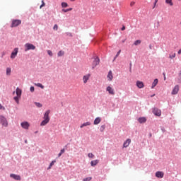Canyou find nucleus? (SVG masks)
I'll return each instance as SVG.
<instances>
[{"label": "nucleus", "instance_id": "nucleus-11", "mask_svg": "<svg viewBox=\"0 0 181 181\" xmlns=\"http://www.w3.org/2000/svg\"><path fill=\"white\" fill-rule=\"evenodd\" d=\"M90 76L91 75H90V74H87V75L83 76V81L84 84L87 83L88 80H90Z\"/></svg>", "mask_w": 181, "mask_h": 181}, {"label": "nucleus", "instance_id": "nucleus-35", "mask_svg": "<svg viewBox=\"0 0 181 181\" xmlns=\"http://www.w3.org/2000/svg\"><path fill=\"white\" fill-rule=\"evenodd\" d=\"M91 179H93V177H86V178H84V179L83 180V181H90Z\"/></svg>", "mask_w": 181, "mask_h": 181}, {"label": "nucleus", "instance_id": "nucleus-23", "mask_svg": "<svg viewBox=\"0 0 181 181\" xmlns=\"http://www.w3.org/2000/svg\"><path fill=\"white\" fill-rule=\"evenodd\" d=\"M165 4H168V5H170V6H173V2L172 0H165Z\"/></svg>", "mask_w": 181, "mask_h": 181}, {"label": "nucleus", "instance_id": "nucleus-29", "mask_svg": "<svg viewBox=\"0 0 181 181\" xmlns=\"http://www.w3.org/2000/svg\"><path fill=\"white\" fill-rule=\"evenodd\" d=\"M35 105H36V107H37L38 108H42V107L43 106L40 103H37L35 102Z\"/></svg>", "mask_w": 181, "mask_h": 181}, {"label": "nucleus", "instance_id": "nucleus-15", "mask_svg": "<svg viewBox=\"0 0 181 181\" xmlns=\"http://www.w3.org/2000/svg\"><path fill=\"white\" fill-rule=\"evenodd\" d=\"M136 86H137L138 88H144V82L137 81Z\"/></svg>", "mask_w": 181, "mask_h": 181}, {"label": "nucleus", "instance_id": "nucleus-4", "mask_svg": "<svg viewBox=\"0 0 181 181\" xmlns=\"http://www.w3.org/2000/svg\"><path fill=\"white\" fill-rule=\"evenodd\" d=\"M21 23H22V21L21 20H13L11 28H16L17 26H19Z\"/></svg>", "mask_w": 181, "mask_h": 181}, {"label": "nucleus", "instance_id": "nucleus-48", "mask_svg": "<svg viewBox=\"0 0 181 181\" xmlns=\"http://www.w3.org/2000/svg\"><path fill=\"white\" fill-rule=\"evenodd\" d=\"M178 54H181V49L177 52Z\"/></svg>", "mask_w": 181, "mask_h": 181}, {"label": "nucleus", "instance_id": "nucleus-33", "mask_svg": "<svg viewBox=\"0 0 181 181\" xmlns=\"http://www.w3.org/2000/svg\"><path fill=\"white\" fill-rule=\"evenodd\" d=\"M170 59H175L176 57V53H173L172 54L169 55Z\"/></svg>", "mask_w": 181, "mask_h": 181}, {"label": "nucleus", "instance_id": "nucleus-12", "mask_svg": "<svg viewBox=\"0 0 181 181\" xmlns=\"http://www.w3.org/2000/svg\"><path fill=\"white\" fill-rule=\"evenodd\" d=\"M164 175L165 174L162 171H158L156 173V177H158L160 179H162Z\"/></svg>", "mask_w": 181, "mask_h": 181}, {"label": "nucleus", "instance_id": "nucleus-51", "mask_svg": "<svg viewBox=\"0 0 181 181\" xmlns=\"http://www.w3.org/2000/svg\"><path fill=\"white\" fill-rule=\"evenodd\" d=\"M150 49H152V47L150 46Z\"/></svg>", "mask_w": 181, "mask_h": 181}, {"label": "nucleus", "instance_id": "nucleus-47", "mask_svg": "<svg viewBox=\"0 0 181 181\" xmlns=\"http://www.w3.org/2000/svg\"><path fill=\"white\" fill-rule=\"evenodd\" d=\"M122 30H125V26H122Z\"/></svg>", "mask_w": 181, "mask_h": 181}, {"label": "nucleus", "instance_id": "nucleus-46", "mask_svg": "<svg viewBox=\"0 0 181 181\" xmlns=\"http://www.w3.org/2000/svg\"><path fill=\"white\" fill-rule=\"evenodd\" d=\"M67 10H68V12H70V11H73V8H67Z\"/></svg>", "mask_w": 181, "mask_h": 181}, {"label": "nucleus", "instance_id": "nucleus-10", "mask_svg": "<svg viewBox=\"0 0 181 181\" xmlns=\"http://www.w3.org/2000/svg\"><path fill=\"white\" fill-rule=\"evenodd\" d=\"M179 93V85H176L173 89L171 94L172 95H176Z\"/></svg>", "mask_w": 181, "mask_h": 181}, {"label": "nucleus", "instance_id": "nucleus-45", "mask_svg": "<svg viewBox=\"0 0 181 181\" xmlns=\"http://www.w3.org/2000/svg\"><path fill=\"white\" fill-rule=\"evenodd\" d=\"M63 12L66 13V12H69V10L66 8V9H62V10Z\"/></svg>", "mask_w": 181, "mask_h": 181}, {"label": "nucleus", "instance_id": "nucleus-2", "mask_svg": "<svg viewBox=\"0 0 181 181\" xmlns=\"http://www.w3.org/2000/svg\"><path fill=\"white\" fill-rule=\"evenodd\" d=\"M24 47H25V52H28L29 50H35V49H36V47L30 43L25 44Z\"/></svg>", "mask_w": 181, "mask_h": 181}, {"label": "nucleus", "instance_id": "nucleus-44", "mask_svg": "<svg viewBox=\"0 0 181 181\" xmlns=\"http://www.w3.org/2000/svg\"><path fill=\"white\" fill-rule=\"evenodd\" d=\"M134 5H135V1H132L130 3V6H134Z\"/></svg>", "mask_w": 181, "mask_h": 181}, {"label": "nucleus", "instance_id": "nucleus-43", "mask_svg": "<svg viewBox=\"0 0 181 181\" xmlns=\"http://www.w3.org/2000/svg\"><path fill=\"white\" fill-rule=\"evenodd\" d=\"M156 4H158V0H155L154 6H153V9L156 6Z\"/></svg>", "mask_w": 181, "mask_h": 181}, {"label": "nucleus", "instance_id": "nucleus-40", "mask_svg": "<svg viewBox=\"0 0 181 181\" xmlns=\"http://www.w3.org/2000/svg\"><path fill=\"white\" fill-rule=\"evenodd\" d=\"M53 29H54V30H57V29H59V26H58L57 24H55V25H54Z\"/></svg>", "mask_w": 181, "mask_h": 181}, {"label": "nucleus", "instance_id": "nucleus-20", "mask_svg": "<svg viewBox=\"0 0 181 181\" xmlns=\"http://www.w3.org/2000/svg\"><path fill=\"white\" fill-rule=\"evenodd\" d=\"M158 78L154 79V81L152 83L151 88H155V87H156V86H158Z\"/></svg>", "mask_w": 181, "mask_h": 181}, {"label": "nucleus", "instance_id": "nucleus-21", "mask_svg": "<svg viewBox=\"0 0 181 181\" xmlns=\"http://www.w3.org/2000/svg\"><path fill=\"white\" fill-rule=\"evenodd\" d=\"M138 121L140 124H144V123L146 122V118L140 117V118L138 119Z\"/></svg>", "mask_w": 181, "mask_h": 181}, {"label": "nucleus", "instance_id": "nucleus-31", "mask_svg": "<svg viewBox=\"0 0 181 181\" xmlns=\"http://www.w3.org/2000/svg\"><path fill=\"white\" fill-rule=\"evenodd\" d=\"M11 68H7L6 69V75L7 76H11Z\"/></svg>", "mask_w": 181, "mask_h": 181}, {"label": "nucleus", "instance_id": "nucleus-36", "mask_svg": "<svg viewBox=\"0 0 181 181\" xmlns=\"http://www.w3.org/2000/svg\"><path fill=\"white\" fill-rule=\"evenodd\" d=\"M46 6V4L45 3V1L42 0V4L41 6H40V8L42 9V8H43V6Z\"/></svg>", "mask_w": 181, "mask_h": 181}, {"label": "nucleus", "instance_id": "nucleus-37", "mask_svg": "<svg viewBox=\"0 0 181 181\" xmlns=\"http://www.w3.org/2000/svg\"><path fill=\"white\" fill-rule=\"evenodd\" d=\"M47 54H49V56H50L52 57V56H53V52L51 50H47Z\"/></svg>", "mask_w": 181, "mask_h": 181}, {"label": "nucleus", "instance_id": "nucleus-1", "mask_svg": "<svg viewBox=\"0 0 181 181\" xmlns=\"http://www.w3.org/2000/svg\"><path fill=\"white\" fill-rule=\"evenodd\" d=\"M50 114V110H47L45 113L44 114L43 117V121L40 123V127H45V125H47L49 122H50V117H49V115Z\"/></svg>", "mask_w": 181, "mask_h": 181}, {"label": "nucleus", "instance_id": "nucleus-41", "mask_svg": "<svg viewBox=\"0 0 181 181\" xmlns=\"http://www.w3.org/2000/svg\"><path fill=\"white\" fill-rule=\"evenodd\" d=\"M30 90L31 91V93H33V91H35V87L31 86V87L30 88Z\"/></svg>", "mask_w": 181, "mask_h": 181}, {"label": "nucleus", "instance_id": "nucleus-28", "mask_svg": "<svg viewBox=\"0 0 181 181\" xmlns=\"http://www.w3.org/2000/svg\"><path fill=\"white\" fill-rule=\"evenodd\" d=\"M59 57H62V56H64V51H59L57 54Z\"/></svg>", "mask_w": 181, "mask_h": 181}, {"label": "nucleus", "instance_id": "nucleus-38", "mask_svg": "<svg viewBox=\"0 0 181 181\" xmlns=\"http://www.w3.org/2000/svg\"><path fill=\"white\" fill-rule=\"evenodd\" d=\"M121 53V50H119L118 52L117 53L116 56L114 58V60H115V59H117V57H118L119 56V54Z\"/></svg>", "mask_w": 181, "mask_h": 181}, {"label": "nucleus", "instance_id": "nucleus-18", "mask_svg": "<svg viewBox=\"0 0 181 181\" xmlns=\"http://www.w3.org/2000/svg\"><path fill=\"white\" fill-rule=\"evenodd\" d=\"M91 125V122H86L85 123H83L81 126L80 128H84V127H90Z\"/></svg>", "mask_w": 181, "mask_h": 181}, {"label": "nucleus", "instance_id": "nucleus-5", "mask_svg": "<svg viewBox=\"0 0 181 181\" xmlns=\"http://www.w3.org/2000/svg\"><path fill=\"white\" fill-rule=\"evenodd\" d=\"M100 64V59L98 57H96L92 64V69H95V67H97V66H98Z\"/></svg>", "mask_w": 181, "mask_h": 181}, {"label": "nucleus", "instance_id": "nucleus-9", "mask_svg": "<svg viewBox=\"0 0 181 181\" xmlns=\"http://www.w3.org/2000/svg\"><path fill=\"white\" fill-rule=\"evenodd\" d=\"M21 125L23 129H29V127H30V124L28 122H23L21 123Z\"/></svg>", "mask_w": 181, "mask_h": 181}, {"label": "nucleus", "instance_id": "nucleus-26", "mask_svg": "<svg viewBox=\"0 0 181 181\" xmlns=\"http://www.w3.org/2000/svg\"><path fill=\"white\" fill-rule=\"evenodd\" d=\"M142 41L141 40H137L134 42V46H138V45H141Z\"/></svg>", "mask_w": 181, "mask_h": 181}, {"label": "nucleus", "instance_id": "nucleus-19", "mask_svg": "<svg viewBox=\"0 0 181 181\" xmlns=\"http://www.w3.org/2000/svg\"><path fill=\"white\" fill-rule=\"evenodd\" d=\"M107 78H109V81H112L113 76H112V71H110L107 74Z\"/></svg>", "mask_w": 181, "mask_h": 181}, {"label": "nucleus", "instance_id": "nucleus-32", "mask_svg": "<svg viewBox=\"0 0 181 181\" xmlns=\"http://www.w3.org/2000/svg\"><path fill=\"white\" fill-rule=\"evenodd\" d=\"M13 98H14L16 103H17V104H19V98H21V97H19V96H16V97H14Z\"/></svg>", "mask_w": 181, "mask_h": 181}, {"label": "nucleus", "instance_id": "nucleus-30", "mask_svg": "<svg viewBox=\"0 0 181 181\" xmlns=\"http://www.w3.org/2000/svg\"><path fill=\"white\" fill-rule=\"evenodd\" d=\"M56 163V160H52L50 164H49V166L48 167V170L49 169H52V166H53V165H54V163Z\"/></svg>", "mask_w": 181, "mask_h": 181}, {"label": "nucleus", "instance_id": "nucleus-6", "mask_svg": "<svg viewBox=\"0 0 181 181\" xmlns=\"http://www.w3.org/2000/svg\"><path fill=\"white\" fill-rule=\"evenodd\" d=\"M153 114H154V115H156L157 117H160V115H162V112L160 111V110L155 107L153 110Z\"/></svg>", "mask_w": 181, "mask_h": 181}, {"label": "nucleus", "instance_id": "nucleus-34", "mask_svg": "<svg viewBox=\"0 0 181 181\" xmlns=\"http://www.w3.org/2000/svg\"><path fill=\"white\" fill-rule=\"evenodd\" d=\"M104 129H105V124H103L100 127V132H104Z\"/></svg>", "mask_w": 181, "mask_h": 181}, {"label": "nucleus", "instance_id": "nucleus-22", "mask_svg": "<svg viewBox=\"0 0 181 181\" xmlns=\"http://www.w3.org/2000/svg\"><path fill=\"white\" fill-rule=\"evenodd\" d=\"M98 162H100V160H92L90 162V165L91 166H97V165H98Z\"/></svg>", "mask_w": 181, "mask_h": 181}, {"label": "nucleus", "instance_id": "nucleus-39", "mask_svg": "<svg viewBox=\"0 0 181 181\" xmlns=\"http://www.w3.org/2000/svg\"><path fill=\"white\" fill-rule=\"evenodd\" d=\"M88 158H94V154H93V153H89L88 154Z\"/></svg>", "mask_w": 181, "mask_h": 181}, {"label": "nucleus", "instance_id": "nucleus-8", "mask_svg": "<svg viewBox=\"0 0 181 181\" xmlns=\"http://www.w3.org/2000/svg\"><path fill=\"white\" fill-rule=\"evenodd\" d=\"M106 91H107L111 95H115V90H114V88H112L111 86H107L106 88Z\"/></svg>", "mask_w": 181, "mask_h": 181}, {"label": "nucleus", "instance_id": "nucleus-13", "mask_svg": "<svg viewBox=\"0 0 181 181\" xmlns=\"http://www.w3.org/2000/svg\"><path fill=\"white\" fill-rule=\"evenodd\" d=\"M10 177H12L14 180H21V175L16 174H11Z\"/></svg>", "mask_w": 181, "mask_h": 181}, {"label": "nucleus", "instance_id": "nucleus-49", "mask_svg": "<svg viewBox=\"0 0 181 181\" xmlns=\"http://www.w3.org/2000/svg\"><path fill=\"white\" fill-rule=\"evenodd\" d=\"M163 75H164V80H166V76H165V74H163Z\"/></svg>", "mask_w": 181, "mask_h": 181}, {"label": "nucleus", "instance_id": "nucleus-3", "mask_svg": "<svg viewBox=\"0 0 181 181\" xmlns=\"http://www.w3.org/2000/svg\"><path fill=\"white\" fill-rule=\"evenodd\" d=\"M0 123L2 127H5V128L8 127V120L3 115H0Z\"/></svg>", "mask_w": 181, "mask_h": 181}, {"label": "nucleus", "instance_id": "nucleus-27", "mask_svg": "<svg viewBox=\"0 0 181 181\" xmlns=\"http://www.w3.org/2000/svg\"><path fill=\"white\" fill-rule=\"evenodd\" d=\"M61 5L62 8H67V6H69V4L66 2H62Z\"/></svg>", "mask_w": 181, "mask_h": 181}, {"label": "nucleus", "instance_id": "nucleus-50", "mask_svg": "<svg viewBox=\"0 0 181 181\" xmlns=\"http://www.w3.org/2000/svg\"><path fill=\"white\" fill-rule=\"evenodd\" d=\"M70 1H76V0H70Z\"/></svg>", "mask_w": 181, "mask_h": 181}, {"label": "nucleus", "instance_id": "nucleus-42", "mask_svg": "<svg viewBox=\"0 0 181 181\" xmlns=\"http://www.w3.org/2000/svg\"><path fill=\"white\" fill-rule=\"evenodd\" d=\"M0 110H3L4 111H5V107L2 106L1 103H0Z\"/></svg>", "mask_w": 181, "mask_h": 181}, {"label": "nucleus", "instance_id": "nucleus-14", "mask_svg": "<svg viewBox=\"0 0 181 181\" xmlns=\"http://www.w3.org/2000/svg\"><path fill=\"white\" fill-rule=\"evenodd\" d=\"M131 144V139H127L123 144L124 148H128Z\"/></svg>", "mask_w": 181, "mask_h": 181}, {"label": "nucleus", "instance_id": "nucleus-16", "mask_svg": "<svg viewBox=\"0 0 181 181\" xmlns=\"http://www.w3.org/2000/svg\"><path fill=\"white\" fill-rule=\"evenodd\" d=\"M16 95L18 97H21V95H22V90L19 88H17L16 90Z\"/></svg>", "mask_w": 181, "mask_h": 181}, {"label": "nucleus", "instance_id": "nucleus-52", "mask_svg": "<svg viewBox=\"0 0 181 181\" xmlns=\"http://www.w3.org/2000/svg\"><path fill=\"white\" fill-rule=\"evenodd\" d=\"M35 134H37V132H35Z\"/></svg>", "mask_w": 181, "mask_h": 181}, {"label": "nucleus", "instance_id": "nucleus-7", "mask_svg": "<svg viewBox=\"0 0 181 181\" xmlns=\"http://www.w3.org/2000/svg\"><path fill=\"white\" fill-rule=\"evenodd\" d=\"M18 52H19V49L15 48L11 52V59H15L18 56Z\"/></svg>", "mask_w": 181, "mask_h": 181}, {"label": "nucleus", "instance_id": "nucleus-25", "mask_svg": "<svg viewBox=\"0 0 181 181\" xmlns=\"http://www.w3.org/2000/svg\"><path fill=\"white\" fill-rule=\"evenodd\" d=\"M64 152H66V150L64 148H62L59 153L58 154V158H60V156H62V155H63V153H64Z\"/></svg>", "mask_w": 181, "mask_h": 181}, {"label": "nucleus", "instance_id": "nucleus-17", "mask_svg": "<svg viewBox=\"0 0 181 181\" xmlns=\"http://www.w3.org/2000/svg\"><path fill=\"white\" fill-rule=\"evenodd\" d=\"M100 122H101V117H97L95 119L93 124L94 125H98Z\"/></svg>", "mask_w": 181, "mask_h": 181}, {"label": "nucleus", "instance_id": "nucleus-24", "mask_svg": "<svg viewBox=\"0 0 181 181\" xmlns=\"http://www.w3.org/2000/svg\"><path fill=\"white\" fill-rule=\"evenodd\" d=\"M35 86H36L37 87H40V88H42V90L43 88H45V86L40 83H35Z\"/></svg>", "mask_w": 181, "mask_h": 181}]
</instances>
